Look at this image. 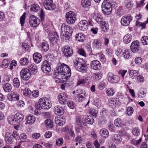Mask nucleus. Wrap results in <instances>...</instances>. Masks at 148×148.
Wrapping results in <instances>:
<instances>
[{
    "label": "nucleus",
    "instance_id": "nucleus-50",
    "mask_svg": "<svg viewBox=\"0 0 148 148\" xmlns=\"http://www.w3.org/2000/svg\"><path fill=\"white\" fill-rule=\"evenodd\" d=\"M13 83L14 86L16 88H18L20 85V83L18 78H15L13 79Z\"/></svg>",
    "mask_w": 148,
    "mask_h": 148
},
{
    "label": "nucleus",
    "instance_id": "nucleus-47",
    "mask_svg": "<svg viewBox=\"0 0 148 148\" xmlns=\"http://www.w3.org/2000/svg\"><path fill=\"white\" fill-rule=\"evenodd\" d=\"M133 111L134 109L132 107H128L126 111V114L127 115L130 116L133 114Z\"/></svg>",
    "mask_w": 148,
    "mask_h": 148
},
{
    "label": "nucleus",
    "instance_id": "nucleus-5",
    "mask_svg": "<svg viewBox=\"0 0 148 148\" xmlns=\"http://www.w3.org/2000/svg\"><path fill=\"white\" fill-rule=\"evenodd\" d=\"M66 21L69 24H74L76 20L75 13L72 11L67 12L66 16Z\"/></svg>",
    "mask_w": 148,
    "mask_h": 148
},
{
    "label": "nucleus",
    "instance_id": "nucleus-54",
    "mask_svg": "<svg viewBox=\"0 0 148 148\" xmlns=\"http://www.w3.org/2000/svg\"><path fill=\"white\" fill-rule=\"evenodd\" d=\"M98 111L94 109L90 110L89 111V113L92 116L95 117L96 118L98 114Z\"/></svg>",
    "mask_w": 148,
    "mask_h": 148
},
{
    "label": "nucleus",
    "instance_id": "nucleus-10",
    "mask_svg": "<svg viewBox=\"0 0 148 148\" xmlns=\"http://www.w3.org/2000/svg\"><path fill=\"white\" fill-rule=\"evenodd\" d=\"M29 22L31 27H36L39 24L40 21L37 17L34 15H32L29 18Z\"/></svg>",
    "mask_w": 148,
    "mask_h": 148
},
{
    "label": "nucleus",
    "instance_id": "nucleus-62",
    "mask_svg": "<svg viewBox=\"0 0 148 148\" xmlns=\"http://www.w3.org/2000/svg\"><path fill=\"white\" fill-rule=\"evenodd\" d=\"M102 74L100 73H96L94 75V78L96 80H98L102 77Z\"/></svg>",
    "mask_w": 148,
    "mask_h": 148
},
{
    "label": "nucleus",
    "instance_id": "nucleus-18",
    "mask_svg": "<svg viewBox=\"0 0 148 148\" xmlns=\"http://www.w3.org/2000/svg\"><path fill=\"white\" fill-rule=\"evenodd\" d=\"M8 98L10 101H14L19 99V96L16 92L12 91L8 95Z\"/></svg>",
    "mask_w": 148,
    "mask_h": 148
},
{
    "label": "nucleus",
    "instance_id": "nucleus-15",
    "mask_svg": "<svg viewBox=\"0 0 148 148\" xmlns=\"http://www.w3.org/2000/svg\"><path fill=\"white\" fill-rule=\"evenodd\" d=\"M108 101V104L109 106L112 108H113L115 107L120 106V103L118 99H109Z\"/></svg>",
    "mask_w": 148,
    "mask_h": 148
},
{
    "label": "nucleus",
    "instance_id": "nucleus-64",
    "mask_svg": "<svg viewBox=\"0 0 148 148\" xmlns=\"http://www.w3.org/2000/svg\"><path fill=\"white\" fill-rule=\"evenodd\" d=\"M4 77V79L6 81H9L10 79L11 75L8 73L5 74Z\"/></svg>",
    "mask_w": 148,
    "mask_h": 148
},
{
    "label": "nucleus",
    "instance_id": "nucleus-42",
    "mask_svg": "<svg viewBox=\"0 0 148 148\" xmlns=\"http://www.w3.org/2000/svg\"><path fill=\"white\" fill-rule=\"evenodd\" d=\"M138 73L139 72L138 71L132 70L130 71L129 75L132 79H134L137 76Z\"/></svg>",
    "mask_w": 148,
    "mask_h": 148
},
{
    "label": "nucleus",
    "instance_id": "nucleus-60",
    "mask_svg": "<svg viewBox=\"0 0 148 148\" xmlns=\"http://www.w3.org/2000/svg\"><path fill=\"white\" fill-rule=\"evenodd\" d=\"M90 117L89 118L88 116V117L86 120V122L88 124H92L94 123V120L91 117Z\"/></svg>",
    "mask_w": 148,
    "mask_h": 148
},
{
    "label": "nucleus",
    "instance_id": "nucleus-31",
    "mask_svg": "<svg viewBox=\"0 0 148 148\" xmlns=\"http://www.w3.org/2000/svg\"><path fill=\"white\" fill-rule=\"evenodd\" d=\"M100 136L103 138L107 137L109 135L108 131L106 129H102L99 131Z\"/></svg>",
    "mask_w": 148,
    "mask_h": 148
},
{
    "label": "nucleus",
    "instance_id": "nucleus-6",
    "mask_svg": "<svg viewBox=\"0 0 148 148\" xmlns=\"http://www.w3.org/2000/svg\"><path fill=\"white\" fill-rule=\"evenodd\" d=\"M39 101L42 103V108L43 109L48 110L52 106L51 101L46 97L42 98L39 99Z\"/></svg>",
    "mask_w": 148,
    "mask_h": 148
},
{
    "label": "nucleus",
    "instance_id": "nucleus-33",
    "mask_svg": "<svg viewBox=\"0 0 148 148\" xmlns=\"http://www.w3.org/2000/svg\"><path fill=\"white\" fill-rule=\"evenodd\" d=\"M8 120L9 123L11 125H14L17 124L14 115L8 116Z\"/></svg>",
    "mask_w": 148,
    "mask_h": 148
},
{
    "label": "nucleus",
    "instance_id": "nucleus-52",
    "mask_svg": "<svg viewBox=\"0 0 148 148\" xmlns=\"http://www.w3.org/2000/svg\"><path fill=\"white\" fill-rule=\"evenodd\" d=\"M12 135H13V136L14 137V138L15 139V141L20 138V135L17 131L15 130L14 131L12 134Z\"/></svg>",
    "mask_w": 148,
    "mask_h": 148
},
{
    "label": "nucleus",
    "instance_id": "nucleus-9",
    "mask_svg": "<svg viewBox=\"0 0 148 148\" xmlns=\"http://www.w3.org/2000/svg\"><path fill=\"white\" fill-rule=\"evenodd\" d=\"M21 79L27 81L30 77L31 73L30 71L27 69H22L20 72Z\"/></svg>",
    "mask_w": 148,
    "mask_h": 148
},
{
    "label": "nucleus",
    "instance_id": "nucleus-57",
    "mask_svg": "<svg viewBox=\"0 0 148 148\" xmlns=\"http://www.w3.org/2000/svg\"><path fill=\"white\" fill-rule=\"evenodd\" d=\"M124 4L126 8H130L133 6V4L131 1H125Z\"/></svg>",
    "mask_w": 148,
    "mask_h": 148
},
{
    "label": "nucleus",
    "instance_id": "nucleus-45",
    "mask_svg": "<svg viewBox=\"0 0 148 148\" xmlns=\"http://www.w3.org/2000/svg\"><path fill=\"white\" fill-rule=\"evenodd\" d=\"M41 47L43 50L47 51L49 49V45L47 42H44L41 44Z\"/></svg>",
    "mask_w": 148,
    "mask_h": 148
},
{
    "label": "nucleus",
    "instance_id": "nucleus-44",
    "mask_svg": "<svg viewBox=\"0 0 148 148\" xmlns=\"http://www.w3.org/2000/svg\"><path fill=\"white\" fill-rule=\"evenodd\" d=\"M142 140V139L141 138H140L139 139L137 140H136L134 139H133L131 141V143L132 145L136 146L140 143Z\"/></svg>",
    "mask_w": 148,
    "mask_h": 148
},
{
    "label": "nucleus",
    "instance_id": "nucleus-7",
    "mask_svg": "<svg viewBox=\"0 0 148 148\" xmlns=\"http://www.w3.org/2000/svg\"><path fill=\"white\" fill-rule=\"evenodd\" d=\"M50 43L53 45L57 43L59 41V37L58 34L55 32H49L48 37Z\"/></svg>",
    "mask_w": 148,
    "mask_h": 148
},
{
    "label": "nucleus",
    "instance_id": "nucleus-1",
    "mask_svg": "<svg viewBox=\"0 0 148 148\" xmlns=\"http://www.w3.org/2000/svg\"><path fill=\"white\" fill-rule=\"evenodd\" d=\"M71 71L69 67L64 63L59 64L55 71L54 76L56 82L62 83L65 82L70 78Z\"/></svg>",
    "mask_w": 148,
    "mask_h": 148
},
{
    "label": "nucleus",
    "instance_id": "nucleus-19",
    "mask_svg": "<svg viewBox=\"0 0 148 148\" xmlns=\"http://www.w3.org/2000/svg\"><path fill=\"white\" fill-rule=\"evenodd\" d=\"M130 16H125L122 17L121 19V24L124 26H127L130 23L132 18Z\"/></svg>",
    "mask_w": 148,
    "mask_h": 148
},
{
    "label": "nucleus",
    "instance_id": "nucleus-28",
    "mask_svg": "<svg viewBox=\"0 0 148 148\" xmlns=\"http://www.w3.org/2000/svg\"><path fill=\"white\" fill-rule=\"evenodd\" d=\"M85 93L82 91L80 93L77 95V98H76L75 100L77 101L81 102L85 99Z\"/></svg>",
    "mask_w": 148,
    "mask_h": 148
},
{
    "label": "nucleus",
    "instance_id": "nucleus-22",
    "mask_svg": "<svg viewBox=\"0 0 148 148\" xmlns=\"http://www.w3.org/2000/svg\"><path fill=\"white\" fill-rule=\"evenodd\" d=\"M33 57L34 62L37 64L39 63L42 59L41 54L38 52L34 53L33 55Z\"/></svg>",
    "mask_w": 148,
    "mask_h": 148
},
{
    "label": "nucleus",
    "instance_id": "nucleus-56",
    "mask_svg": "<svg viewBox=\"0 0 148 148\" xmlns=\"http://www.w3.org/2000/svg\"><path fill=\"white\" fill-rule=\"evenodd\" d=\"M63 139L62 138H61L56 140V144L57 146H61L63 144Z\"/></svg>",
    "mask_w": 148,
    "mask_h": 148
},
{
    "label": "nucleus",
    "instance_id": "nucleus-63",
    "mask_svg": "<svg viewBox=\"0 0 148 148\" xmlns=\"http://www.w3.org/2000/svg\"><path fill=\"white\" fill-rule=\"evenodd\" d=\"M114 136L115 143H118L120 141V136L119 135H118L117 134H115Z\"/></svg>",
    "mask_w": 148,
    "mask_h": 148
},
{
    "label": "nucleus",
    "instance_id": "nucleus-34",
    "mask_svg": "<svg viewBox=\"0 0 148 148\" xmlns=\"http://www.w3.org/2000/svg\"><path fill=\"white\" fill-rule=\"evenodd\" d=\"M92 44L94 48L98 49L101 48V43L99 40H94Z\"/></svg>",
    "mask_w": 148,
    "mask_h": 148
},
{
    "label": "nucleus",
    "instance_id": "nucleus-11",
    "mask_svg": "<svg viewBox=\"0 0 148 148\" xmlns=\"http://www.w3.org/2000/svg\"><path fill=\"white\" fill-rule=\"evenodd\" d=\"M58 100L60 103L61 104H65L68 101V98L66 94L64 92L60 93L58 95Z\"/></svg>",
    "mask_w": 148,
    "mask_h": 148
},
{
    "label": "nucleus",
    "instance_id": "nucleus-25",
    "mask_svg": "<svg viewBox=\"0 0 148 148\" xmlns=\"http://www.w3.org/2000/svg\"><path fill=\"white\" fill-rule=\"evenodd\" d=\"M132 52L129 50L126 49L123 52L122 56L125 60H127L132 56Z\"/></svg>",
    "mask_w": 148,
    "mask_h": 148
},
{
    "label": "nucleus",
    "instance_id": "nucleus-27",
    "mask_svg": "<svg viewBox=\"0 0 148 148\" xmlns=\"http://www.w3.org/2000/svg\"><path fill=\"white\" fill-rule=\"evenodd\" d=\"M36 120L35 116L33 115H27L26 118V121L27 123L29 124H33Z\"/></svg>",
    "mask_w": 148,
    "mask_h": 148
},
{
    "label": "nucleus",
    "instance_id": "nucleus-24",
    "mask_svg": "<svg viewBox=\"0 0 148 148\" xmlns=\"http://www.w3.org/2000/svg\"><path fill=\"white\" fill-rule=\"evenodd\" d=\"M54 111L55 114L59 115H62L64 112L63 108L58 105L55 106L54 108Z\"/></svg>",
    "mask_w": 148,
    "mask_h": 148
},
{
    "label": "nucleus",
    "instance_id": "nucleus-14",
    "mask_svg": "<svg viewBox=\"0 0 148 148\" xmlns=\"http://www.w3.org/2000/svg\"><path fill=\"white\" fill-rule=\"evenodd\" d=\"M108 80L112 83H116L119 81V76L116 75H113L111 73H109L108 74Z\"/></svg>",
    "mask_w": 148,
    "mask_h": 148
},
{
    "label": "nucleus",
    "instance_id": "nucleus-53",
    "mask_svg": "<svg viewBox=\"0 0 148 148\" xmlns=\"http://www.w3.org/2000/svg\"><path fill=\"white\" fill-rule=\"evenodd\" d=\"M107 94L108 96H113L114 93V90L112 88H108L106 91Z\"/></svg>",
    "mask_w": 148,
    "mask_h": 148
},
{
    "label": "nucleus",
    "instance_id": "nucleus-59",
    "mask_svg": "<svg viewBox=\"0 0 148 148\" xmlns=\"http://www.w3.org/2000/svg\"><path fill=\"white\" fill-rule=\"evenodd\" d=\"M78 53L80 55L86 57V54L84 50L83 49H79L78 51Z\"/></svg>",
    "mask_w": 148,
    "mask_h": 148
},
{
    "label": "nucleus",
    "instance_id": "nucleus-51",
    "mask_svg": "<svg viewBox=\"0 0 148 148\" xmlns=\"http://www.w3.org/2000/svg\"><path fill=\"white\" fill-rule=\"evenodd\" d=\"M42 23H43L45 21V14L42 9H40V15Z\"/></svg>",
    "mask_w": 148,
    "mask_h": 148
},
{
    "label": "nucleus",
    "instance_id": "nucleus-29",
    "mask_svg": "<svg viewBox=\"0 0 148 148\" xmlns=\"http://www.w3.org/2000/svg\"><path fill=\"white\" fill-rule=\"evenodd\" d=\"M40 9V7L38 4H34L31 5L30 10L31 13L34 14L35 12H38L39 10Z\"/></svg>",
    "mask_w": 148,
    "mask_h": 148
},
{
    "label": "nucleus",
    "instance_id": "nucleus-46",
    "mask_svg": "<svg viewBox=\"0 0 148 148\" xmlns=\"http://www.w3.org/2000/svg\"><path fill=\"white\" fill-rule=\"evenodd\" d=\"M141 42L143 45L148 44V36H145L141 38Z\"/></svg>",
    "mask_w": 148,
    "mask_h": 148
},
{
    "label": "nucleus",
    "instance_id": "nucleus-13",
    "mask_svg": "<svg viewBox=\"0 0 148 148\" xmlns=\"http://www.w3.org/2000/svg\"><path fill=\"white\" fill-rule=\"evenodd\" d=\"M5 140L6 143L8 144H13L15 142V139L12 134L9 132L6 133L5 136Z\"/></svg>",
    "mask_w": 148,
    "mask_h": 148
},
{
    "label": "nucleus",
    "instance_id": "nucleus-40",
    "mask_svg": "<svg viewBox=\"0 0 148 148\" xmlns=\"http://www.w3.org/2000/svg\"><path fill=\"white\" fill-rule=\"evenodd\" d=\"M132 132L134 136L137 137L140 134V131L138 128L134 127L132 129Z\"/></svg>",
    "mask_w": 148,
    "mask_h": 148
},
{
    "label": "nucleus",
    "instance_id": "nucleus-17",
    "mask_svg": "<svg viewBox=\"0 0 148 148\" xmlns=\"http://www.w3.org/2000/svg\"><path fill=\"white\" fill-rule=\"evenodd\" d=\"M91 68L95 70H99L101 69V64L100 62L97 60L92 61L90 63Z\"/></svg>",
    "mask_w": 148,
    "mask_h": 148
},
{
    "label": "nucleus",
    "instance_id": "nucleus-36",
    "mask_svg": "<svg viewBox=\"0 0 148 148\" xmlns=\"http://www.w3.org/2000/svg\"><path fill=\"white\" fill-rule=\"evenodd\" d=\"M146 90L144 88L140 89L138 93V97H144L146 94Z\"/></svg>",
    "mask_w": 148,
    "mask_h": 148
},
{
    "label": "nucleus",
    "instance_id": "nucleus-61",
    "mask_svg": "<svg viewBox=\"0 0 148 148\" xmlns=\"http://www.w3.org/2000/svg\"><path fill=\"white\" fill-rule=\"evenodd\" d=\"M29 68L33 73H35L37 71V69L36 66H34L32 64L29 67Z\"/></svg>",
    "mask_w": 148,
    "mask_h": 148
},
{
    "label": "nucleus",
    "instance_id": "nucleus-21",
    "mask_svg": "<svg viewBox=\"0 0 148 148\" xmlns=\"http://www.w3.org/2000/svg\"><path fill=\"white\" fill-rule=\"evenodd\" d=\"M78 26L81 30H86L88 28V22L86 20H82L79 23Z\"/></svg>",
    "mask_w": 148,
    "mask_h": 148
},
{
    "label": "nucleus",
    "instance_id": "nucleus-39",
    "mask_svg": "<svg viewBox=\"0 0 148 148\" xmlns=\"http://www.w3.org/2000/svg\"><path fill=\"white\" fill-rule=\"evenodd\" d=\"M20 64L23 66H25L27 64L29 63V60L26 58H21L20 61Z\"/></svg>",
    "mask_w": 148,
    "mask_h": 148
},
{
    "label": "nucleus",
    "instance_id": "nucleus-20",
    "mask_svg": "<svg viewBox=\"0 0 148 148\" xmlns=\"http://www.w3.org/2000/svg\"><path fill=\"white\" fill-rule=\"evenodd\" d=\"M63 52L64 56L68 57L71 56L73 53L72 48L69 46H66L64 47Z\"/></svg>",
    "mask_w": 148,
    "mask_h": 148
},
{
    "label": "nucleus",
    "instance_id": "nucleus-4",
    "mask_svg": "<svg viewBox=\"0 0 148 148\" xmlns=\"http://www.w3.org/2000/svg\"><path fill=\"white\" fill-rule=\"evenodd\" d=\"M112 5L108 0H104L102 4V11L103 14L109 15L112 11Z\"/></svg>",
    "mask_w": 148,
    "mask_h": 148
},
{
    "label": "nucleus",
    "instance_id": "nucleus-8",
    "mask_svg": "<svg viewBox=\"0 0 148 148\" xmlns=\"http://www.w3.org/2000/svg\"><path fill=\"white\" fill-rule=\"evenodd\" d=\"M45 8L50 10H53L55 9L56 6L53 3V0H46L43 3Z\"/></svg>",
    "mask_w": 148,
    "mask_h": 148
},
{
    "label": "nucleus",
    "instance_id": "nucleus-58",
    "mask_svg": "<svg viewBox=\"0 0 148 148\" xmlns=\"http://www.w3.org/2000/svg\"><path fill=\"white\" fill-rule=\"evenodd\" d=\"M67 102L68 106L70 108L73 109L74 108V103L73 101H69Z\"/></svg>",
    "mask_w": 148,
    "mask_h": 148
},
{
    "label": "nucleus",
    "instance_id": "nucleus-48",
    "mask_svg": "<svg viewBox=\"0 0 148 148\" xmlns=\"http://www.w3.org/2000/svg\"><path fill=\"white\" fill-rule=\"evenodd\" d=\"M26 13L24 12L20 18V23L21 26H23L24 25L25 19V16Z\"/></svg>",
    "mask_w": 148,
    "mask_h": 148
},
{
    "label": "nucleus",
    "instance_id": "nucleus-37",
    "mask_svg": "<svg viewBox=\"0 0 148 148\" xmlns=\"http://www.w3.org/2000/svg\"><path fill=\"white\" fill-rule=\"evenodd\" d=\"M53 122L50 119H48L45 121V125L47 128H52L53 126Z\"/></svg>",
    "mask_w": 148,
    "mask_h": 148
},
{
    "label": "nucleus",
    "instance_id": "nucleus-30",
    "mask_svg": "<svg viewBox=\"0 0 148 148\" xmlns=\"http://www.w3.org/2000/svg\"><path fill=\"white\" fill-rule=\"evenodd\" d=\"M132 36L130 34H127L125 35L123 38V41L125 44L130 43L132 40Z\"/></svg>",
    "mask_w": 148,
    "mask_h": 148
},
{
    "label": "nucleus",
    "instance_id": "nucleus-55",
    "mask_svg": "<svg viewBox=\"0 0 148 148\" xmlns=\"http://www.w3.org/2000/svg\"><path fill=\"white\" fill-rule=\"evenodd\" d=\"M55 121L56 123L59 126H62L65 123L62 120L58 119V118H56Z\"/></svg>",
    "mask_w": 148,
    "mask_h": 148
},
{
    "label": "nucleus",
    "instance_id": "nucleus-38",
    "mask_svg": "<svg viewBox=\"0 0 148 148\" xmlns=\"http://www.w3.org/2000/svg\"><path fill=\"white\" fill-rule=\"evenodd\" d=\"M32 92L28 88H26L23 91V95L26 97H29L31 95Z\"/></svg>",
    "mask_w": 148,
    "mask_h": 148
},
{
    "label": "nucleus",
    "instance_id": "nucleus-26",
    "mask_svg": "<svg viewBox=\"0 0 148 148\" xmlns=\"http://www.w3.org/2000/svg\"><path fill=\"white\" fill-rule=\"evenodd\" d=\"M14 115L16 123L22 121L24 119L23 115L22 114L20 113H17Z\"/></svg>",
    "mask_w": 148,
    "mask_h": 148
},
{
    "label": "nucleus",
    "instance_id": "nucleus-3",
    "mask_svg": "<svg viewBox=\"0 0 148 148\" xmlns=\"http://www.w3.org/2000/svg\"><path fill=\"white\" fill-rule=\"evenodd\" d=\"M73 32L72 28L69 25L63 23L61 28V34L65 38L66 40L70 39Z\"/></svg>",
    "mask_w": 148,
    "mask_h": 148
},
{
    "label": "nucleus",
    "instance_id": "nucleus-12",
    "mask_svg": "<svg viewBox=\"0 0 148 148\" xmlns=\"http://www.w3.org/2000/svg\"><path fill=\"white\" fill-rule=\"evenodd\" d=\"M42 71L46 73H49L51 71V67L49 62L47 60L43 61L41 67Z\"/></svg>",
    "mask_w": 148,
    "mask_h": 148
},
{
    "label": "nucleus",
    "instance_id": "nucleus-49",
    "mask_svg": "<svg viewBox=\"0 0 148 148\" xmlns=\"http://www.w3.org/2000/svg\"><path fill=\"white\" fill-rule=\"evenodd\" d=\"M94 19L98 23L102 24L103 23V21L102 19L97 15H94L93 16Z\"/></svg>",
    "mask_w": 148,
    "mask_h": 148
},
{
    "label": "nucleus",
    "instance_id": "nucleus-32",
    "mask_svg": "<svg viewBox=\"0 0 148 148\" xmlns=\"http://www.w3.org/2000/svg\"><path fill=\"white\" fill-rule=\"evenodd\" d=\"M84 35L82 33H78L75 36L76 40L79 42H83L85 40Z\"/></svg>",
    "mask_w": 148,
    "mask_h": 148
},
{
    "label": "nucleus",
    "instance_id": "nucleus-16",
    "mask_svg": "<svg viewBox=\"0 0 148 148\" xmlns=\"http://www.w3.org/2000/svg\"><path fill=\"white\" fill-rule=\"evenodd\" d=\"M140 46V43L138 41L132 42L130 46L131 51L134 53L137 52L139 49Z\"/></svg>",
    "mask_w": 148,
    "mask_h": 148
},
{
    "label": "nucleus",
    "instance_id": "nucleus-41",
    "mask_svg": "<svg viewBox=\"0 0 148 148\" xmlns=\"http://www.w3.org/2000/svg\"><path fill=\"white\" fill-rule=\"evenodd\" d=\"M19 139L22 142H25L28 141L27 137L26 134L24 133H23L19 136Z\"/></svg>",
    "mask_w": 148,
    "mask_h": 148
},
{
    "label": "nucleus",
    "instance_id": "nucleus-2",
    "mask_svg": "<svg viewBox=\"0 0 148 148\" xmlns=\"http://www.w3.org/2000/svg\"><path fill=\"white\" fill-rule=\"evenodd\" d=\"M74 66L79 71L84 73L86 71L87 66L85 61L80 58L75 59L74 62Z\"/></svg>",
    "mask_w": 148,
    "mask_h": 148
},
{
    "label": "nucleus",
    "instance_id": "nucleus-35",
    "mask_svg": "<svg viewBox=\"0 0 148 148\" xmlns=\"http://www.w3.org/2000/svg\"><path fill=\"white\" fill-rule=\"evenodd\" d=\"M81 5L84 8H88L91 5V2L89 0H82Z\"/></svg>",
    "mask_w": 148,
    "mask_h": 148
},
{
    "label": "nucleus",
    "instance_id": "nucleus-43",
    "mask_svg": "<svg viewBox=\"0 0 148 148\" xmlns=\"http://www.w3.org/2000/svg\"><path fill=\"white\" fill-rule=\"evenodd\" d=\"M3 88L5 91L6 92H9L12 89L11 85L8 83L4 85Z\"/></svg>",
    "mask_w": 148,
    "mask_h": 148
},
{
    "label": "nucleus",
    "instance_id": "nucleus-23",
    "mask_svg": "<svg viewBox=\"0 0 148 148\" xmlns=\"http://www.w3.org/2000/svg\"><path fill=\"white\" fill-rule=\"evenodd\" d=\"M75 126L77 127H81L83 124L84 126L86 125V123L83 121L81 116H77L76 117Z\"/></svg>",
    "mask_w": 148,
    "mask_h": 148
}]
</instances>
